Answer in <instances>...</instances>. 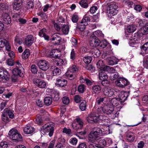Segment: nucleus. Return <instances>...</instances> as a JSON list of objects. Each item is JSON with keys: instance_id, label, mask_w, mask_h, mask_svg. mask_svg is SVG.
Wrapping results in <instances>:
<instances>
[{"instance_id": "5701e85b", "label": "nucleus", "mask_w": 148, "mask_h": 148, "mask_svg": "<svg viewBox=\"0 0 148 148\" xmlns=\"http://www.w3.org/2000/svg\"><path fill=\"white\" fill-rule=\"evenodd\" d=\"M108 58V63L110 65H112L116 64L118 62V59L114 56Z\"/></svg>"}, {"instance_id": "e2e57ef3", "label": "nucleus", "mask_w": 148, "mask_h": 148, "mask_svg": "<svg viewBox=\"0 0 148 148\" xmlns=\"http://www.w3.org/2000/svg\"><path fill=\"white\" fill-rule=\"evenodd\" d=\"M37 14L40 16L42 19H45L47 17V16L45 13L43 12H40L37 13Z\"/></svg>"}, {"instance_id": "0eeeda50", "label": "nucleus", "mask_w": 148, "mask_h": 148, "mask_svg": "<svg viewBox=\"0 0 148 148\" xmlns=\"http://www.w3.org/2000/svg\"><path fill=\"white\" fill-rule=\"evenodd\" d=\"M127 97V96L125 97V95L123 94L120 98H114L112 99L111 100V103L113 106H117L123 103L126 99Z\"/></svg>"}, {"instance_id": "37998d69", "label": "nucleus", "mask_w": 148, "mask_h": 148, "mask_svg": "<svg viewBox=\"0 0 148 148\" xmlns=\"http://www.w3.org/2000/svg\"><path fill=\"white\" fill-rule=\"evenodd\" d=\"M55 64L57 66H61L64 63L63 60L60 58H56L54 61Z\"/></svg>"}, {"instance_id": "ddd939ff", "label": "nucleus", "mask_w": 148, "mask_h": 148, "mask_svg": "<svg viewBox=\"0 0 148 148\" xmlns=\"http://www.w3.org/2000/svg\"><path fill=\"white\" fill-rule=\"evenodd\" d=\"M56 85L58 87H64L66 86L67 84L66 80L61 77L56 79Z\"/></svg>"}, {"instance_id": "bb28decb", "label": "nucleus", "mask_w": 148, "mask_h": 148, "mask_svg": "<svg viewBox=\"0 0 148 148\" xmlns=\"http://www.w3.org/2000/svg\"><path fill=\"white\" fill-rule=\"evenodd\" d=\"M6 75L5 74L0 75V82H5L9 79L10 75L8 73Z\"/></svg>"}, {"instance_id": "423d86ee", "label": "nucleus", "mask_w": 148, "mask_h": 148, "mask_svg": "<svg viewBox=\"0 0 148 148\" xmlns=\"http://www.w3.org/2000/svg\"><path fill=\"white\" fill-rule=\"evenodd\" d=\"M9 134L10 138L12 140H14L15 142L22 140L23 138L21 135L15 129H11L9 131Z\"/></svg>"}, {"instance_id": "3c124183", "label": "nucleus", "mask_w": 148, "mask_h": 148, "mask_svg": "<svg viewBox=\"0 0 148 148\" xmlns=\"http://www.w3.org/2000/svg\"><path fill=\"white\" fill-rule=\"evenodd\" d=\"M82 100V97L79 95H75L74 97V101L76 103H79Z\"/></svg>"}, {"instance_id": "13d9d810", "label": "nucleus", "mask_w": 148, "mask_h": 148, "mask_svg": "<svg viewBox=\"0 0 148 148\" xmlns=\"http://www.w3.org/2000/svg\"><path fill=\"white\" fill-rule=\"evenodd\" d=\"M107 42L106 40H103L100 41V45H99L100 47L102 49H103L106 47L107 45Z\"/></svg>"}, {"instance_id": "a878e982", "label": "nucleus", "mask_w": 148, "mask_h": 148, "mask_svg": "<svg viewBox=\"0 0 148 148\" xmlns=\"http://www.w3.org/2000/svg\"><path fill=\"white\" fill-rule=\"evenodd\" d=\"M4 111L8 115V116H9L10 118L12 119L14 118V115L13 113L14 112L13 111L10 110L9 108H6L4 110Z\"/></svg>"}, {"instance_id": "4468645a", "label": "nucleus", "mask_w": 148, "mask_h": 148, "mask_svg": "<svg viewBox=\"0 0 148 148\" xmlns=\"http://www.w3.org/2000/svg\"><path fill=\"white\" fill-rule=\"evenodd\" d=\"M34 41V38L32 35H28L25 39L24 43L26 45L30 47Z\"/></svg>"}, {"instance_id": "9d476101", "label": "nucleus", "mask_w": 148, "mask_h": 148, "mask_svg": "<svg viewBox=\"0 0 148 148\" xmlns=\"http://www.w3.org/2000/svg\"><path fill=\"white\" fill-rule=\"evenodd\" d=\"M37 65L40 69L44 71L47 70L49 67L48 62L45 60H39Z\"/></svg>"}, {"instance_id": "39448f33", "label": "nucleus", "mask_w": 148, "mask_h": 148, "mask_svg": "<svg viewBox=\"0 0 148 148\" xmlns=\"http://www.w3.org/2000/svg\"><path fill=\"white\" fill-rule=\"evenodd\" d=\"M55 126L53 123H47L45 124L41 127V131L44 133H48L50 137L52 136L53 134Z\"/></svg>"}, {"instance_id": "bf43d9fd", "label": "nucleus", "mask_w": 148, "mask_h": 148, "mask_svg": "<svg viewBox=\"0 0 148 148\" xmlns=\"http://www.w3.org/2000/svg\"><path fill=\"white\" fill-rule=\"evenodd\" d=\"M62 132L67 134L69 136H70L72 134L71 130L70 129H67L65 127L63 129Z\"/></svg>"}, {"instance_id": "2eb2a0df", "label": "nucleus", "mask_w": 148, "mask_h": 148, "mask_svg": "<svg viewBox=\"0 0 148 148\" xmlns=\"http://www.w3.org/2000/svg\"><path fill=\"white\" fill-rule=\"evenodd\" d=\"M91 37L92 38L90 43V46L95 47L99 46L100 43V41L96 36H91Z\"/></svg>"}, {"instance_id": "e433bc0d", "label": "nucleus", "mask_w": 148, "mask_h": 148, "mask_svg": "<svg viewBox=\"0 0 148 148\" xmlns=\"http://www.w3.org/2000/svg\"><path fill=\"white\" fill-rule=\"evenodd\" d=\"M52 98L50 97H46L44 99V103L46 106H49L51 105L52 102Z\"/></svg>"}, {"instance_id": "b1692460", "label": "nucleus", "mask_w": 148, "mask_h": 148, "mask_svg": "<svg viewBox=\"0 0 148 148\" xmlns=\"http://www.w3.org/2000/svg\"><path fill=\"white\" fill-rule=\"evenodd\" d=\"M23 130L24 132L26 134H31L34 132V129L31 126H27L24 127Z\"/></svg>"}, {"instance_id": "0e129e2a", "label": "nucleus", "mask_w": 148, "mask_h": 148, "mask_svg": "<svg viewBox=\"0 0 148 148\" xmlns=\"http://www.w3.org/2000/svg\"><path fill=\"white\" fill-rule=\"evenodd\" d=\"M31 70L32 72L34 74L36 73L38 71L37 67L34 64H33L31 66Z\"/></svg>"}, {"instance_id": "6e6d98bb", "label": "nucleus", "mask_w": 148, "mask_h": 148, "mask_svg": "<svg viewBox=\"0 0 148 148\" xmlns=\"http://www.w3.org/2000/svg\"><path fill=\"white\" fill-rule=\"evenodd\" d=\"M77 142V139L75 137L72 138L69 140V143L72 145H76Z\"/></svg>"}, {"instance_id": "4c0bfd02", "label": "nucleus", "mask_w": 148, "mask_h": 148, "mask_svg": "<svg viewBox=\"0 0 148 148\" xmlns=\"http://www.w3.org/2000/svg\"><path fill=\"white\" fill-rule=\"evenodd\" d=\"M141 51L145 53H148V42L145 43L141 47Z\"/></svg>"}, {"instance_id": "f257e3e1", "label": "nucleus", "mask_w": 148, "mask_h": 148, "mask_svg": "<svg viewBox=\"0 0 148 148\" xmlns=\"http://www.w3.org/2000/svg\"><path fill=\"white\" fill-rule=\"evenodd\" d=\"M101 113L97 112V110L95 112H92L89 115L88 117L87 120L89 122L93 123H97L100 122V121L103 122H106L107 120V117L106 116L103 115H99Z\"/></svg>"}, {"instance_id": "2f4dec72", "label": "nucleus", "mask_w": 148, "mask_h": 148, "mask_svg": "<svg viewBox=\"0 0 148 148\" xmlns=\"http://www.w3.org/2000/svg\"><path fill=\"white\" fill-rule=\"evenodd\" d=\"M1 119L3 121L6 123L9 122L10 120V119L8 118V115L4 111L1 115Z\"/></svg>"}, {"instance_id": "f03ea898", "label": "nucleus", "mask_w": 148, "mask_h": 148, "mask_svg": "<svg viewBox=\"0 0 148 148\" xmlns=\"http://www.w3.org/2000/svg\"><path fill=\"white\" fill-rule=\"evenodd\" d=\"M93 131L91 132L88 135V141L89 142H95L102 135V131L99 128H95Z\"/></svg>"}, {"instance_id": "c9c22d12", "label": "nucleus", "mask_w": 148, "mask_h": 148, "mask_svg": "<svg viewBox=\"0 0 148 148\" xmlns=\"http://www.w3.org/2000/svg\"><path fill=\"white\" fill-rule=\"evenodd\" d=\"M86 102L84 100L82 101L79 105L80 109L82 111H84L86 110Z\"/></svg>"}, {"instance_id": "c03bdc74", "label": "nucleus", "mask_w": 148, "mask_h": 148, "mask_svg": "<svg viewBox=\"0 0 148 148\" xmlns=\"http://www.w3.org/2000/svg\"><path fill=\"white\" fill-rule=\"evenodd\" d=\"M86 25L84 23L81 21V22L78 24L77 27L81 31H83L85 29Z\"/></svg>"}, {"instance_id": "58836bf2", "label": "nucleus", "mask_w": 148, "mask_h": 148, "mask_svg": "<svg viewBox=\"0 0 148 148\" xmlns=\"http://www.w3.org/2000/svg\"><path fill=\"white\" fill-rule=\"evenodd\" d=\"M66 75L70 80L73 79L75 76L74 73L69 71H68L66 73Z\"/></svg>"}, {"instance_id": "680f3d73", "label": "nucleus", "mask_w": 148, "mask_h": 148, "mask_svg": "<svg viewBox=\"0 0 148 148\" xmlns=\"http://www.w3.org/2000/svg\"><path fill=\"white\" fill-rule=\"evenodd\" d=\"M40 115L39 114L37 115L36 121V123L38 124H41L42 123V121Z\"/></svg>"}, {"instance_id": "603ef678", "label": "nucleus", "mask_w": 148, "mask_h": 148, "mask_svg": "<svg viewBox=\"0 0 148 148\" xmlns=\"http://www.w3.org/2000/svg\"><path fill=\"white\" fill-rule=\"evenodd\" d=\"M119 76V75L118 73L112 74L110 76V78L111 80H114L117 78Z\"/></svg>"}, {"instance_id": "6ab92c4d", "label": "nucleus", "mask_w": 148, "mask_h": 148, "mask_svg": "<svg viewBox=\"0 0 148 148\" xmlns=\"http://www.w3.org/2000/svg\"><path fill=\"white\" fill-rule=\"evenodd\" d=\"M59 52L55 49L52 50L51 51L47 53V57L51 58H57L58 57Z\"/></svg>"}, {"instance_id": "7c9ffc66", "label": "nucleus", "mask_w": 148, "mask_h": 148, "mask_svg": "<svg viewBox=\"0 0 148 148\" xmlns=\"http://www.w3.org/2000/svg\"><path fill=\"white\" fill-rule=\"evenodd\" d=\"M135 138V135L133 133H129L127 135L126 138L129 142H132L134 140Z\"/></svg>"}, {"instance_id": "f704fd0d", "label": "nucleus", "mask_w": 148, "mask_h": 148, "mask_svg": "<svg viewBox=\"0 0 148 148\" xmlns=\"http://www.w3.org/2000/svg\"><path fill=\"white\" fill-rule=\"evenodd\" d=\"M86 86L83 84L79 85L77 87V91L80 93H83L86 89Z\"/></svg>"}, {"instance_id": "052dcab7", "label": "nucleus", "mask_w": 148, "mask_h": 148, "mask_svg": "<svg viewBox=\"0 0 148 148\" xmlns=\"http://www.w3.org/2000/svg\"><path fill=\"white\" fill-rule=\"evenodd\" d=\"M90 21V18L87 16H85L84 17L82 21V22L83 23H84L86 25H88Z\"/></svg>"}, {"instance_id": "49530a36", "label": "nucleus", "mask_w": 148, "mask_h": 148, "mask_svg": "<svg viewBox=\"0 0 148 148\" xmlns=\"http://www.w3.org/2000/svg\"><path fill=\"white\" fill-rule=\"evenodd\" d=\"M106 99L107 98L105 97L97 98L96 99V103L99 105L101 103L103 102L104 100Z\"/></svg>"}, {"instance_id": "aec40b11", "label": "nucleus", "mask_w": 148, "mask_h": 148, "mask_svg": "<svg viewBox=\"0 0 148 148\" xmlns=\"http://www.w3.org/2000/svg\"><path fill=\"white\" fill-rule=\"evenodd\" d=\"M33 0H25L26 3L25 8L27 10H32L34 7Z\"/></svg>"}, {"instance_id": "f3484780", "label": "nucleus", "mask_w": 148, "mask_h": 148, "mask_svg": "<svg viewBox=\"0 0 148 148\" xmlns=\"http://www.w3.org/2000/svg\"><path fill=\"white\" fill-rule=\"evenodd\" d=\"M51 40L54 41V43L55 45H58L61 41V38L60 35L57 34H54L52 37Z\"/></svg>"}, {"instance_id": "c756f323", "label": "nucleus", "mask_w": 148, "mask_h": 148, "mask_svg": "<svg viewBox=\"0 0 148 148\" xmlns=\"http://www.w3.org/2000/svg\"><path fill=\"white\" fill-rule=\"evenodd\" d=\"M30 52L28 49H26L23 53L22 56L24 59H27L30 56Z\"/></svg>"}, {"instance_id": "4be33fe9", "label": "nucleus", "mask_w": 148, "mask_h": 148, "mask_svg": "<svg viewBox=\"0 0 148 148\" xmlns=\"http://www.w3.org/2000/svg\"><path fill=\"white\" fill-rule=\"evenodd\" d=\"M92 92L93 93L98 94L101 92V86L99 85H93L92 88Z\"/></svg>"}, {"instance_id": "864d4df0", "label": "nucleus", "mask_w": 148, "mask_h": 148, "mask_svg": "<svg viewBox=\"0 0 148 148\" xmlns=\"http://www.w3.org/2000/svg\"><path fill=\"white\" fill-rule=\"evenodd\" d=\"M52 97L55 101H57L60 99L59 95L57 92L53 93L52 95Z\"/></svg>"}, {"instance_id": "de8ad7c7", "label": "nucleus", "mask_w": 148, "mask_h": 148, "mask_svg": "<svg viewBox=\"0 0 148 148\" xmlns=\"http://www.w3.org/2000/svg\"><path fill=\"white\" fill-rule=\"evenodd\" d=\"M86 68L87 70L91 72H94L95 70V67L92 65H87Z\"/></svg>"}, {"instance_id": "79ce46f5", "label": "nucleus", "mask_w": 148, "mask_h": 148, "mask_svg": "<svg viewBox=\"0 0 148 148\" xmlns=\"http://www.w3.org/2000/svg\"><path fill=\"white\" fill-rule=\"evenodd\" d=\"M143 30L142 28L140 29L135 34V36H136L137 37L139 38L143 35H146V34Z\"/></svg>"}, {"instance_id": "1a4fd4ad", "label": "nucleus", "mask_w": 148, "mask_h": 148, "mask_svg": "<svg viewBox=\"0 0 148 148\" xmlns=\"http://www.w3.org/2000/svg\"><path fill=\"white\" fill-rule=\"evenodd\" d=\"M115 83L117 86L122 88H124L130 84L126 79L123 77L119 78L116 81Z\"/></svg>"}, {"instance_id": "a18cd8bd", "label": "nucleus", "mask_w": 148, "mask_h": 148, "mask_svg": "<svg viewBox=\"0 0 148 148\" xmlns=\"http://www.w3.org/2000/svg\"><path fill=\"white\" fill-rule=\"evenodd\" d=\"M118 8H116L115 9H110V10H107L110 15L114 16L116 14L118 11Z\"/></svg>"}, {"instance_id": "69168bd1", "label": "nucleus", "mask_w": 148, "mask_h": 148, "mask_svg": "<svg viewBox=\"0 0 148 148\" xmlns=\"http://www.w3.org/2000/svg\"><path fill=\"white\" fill-rule=\"evenodd\" d=\"M61 72L60 70L56 68L54 69L53 71V75H59L60 73Z\"/></svg>"}, {"instance_id": "09e8293b", "label": "nucleus", "mask_w": 148, "mask_h": 148, "mask_svg": "<svg viewBox=\"0 0 148 148\" xmlns=\"http://www.w3.org/2000/svg\"><path fill=\"white\" fill-rule=\"evenodd\" d=\"M78 69L75 65L72 66L71 67H70L68 70L74 74L75 72L78 71Z\"/></svg>"}, {"instance_id": "a211bd4d", "label": "nucleus", "mask_w": 148, "mask_h": 148, "mask_svg": "<svg viewBox=\"0 0 148 148\" xmlns=\"http://www.w3.org/2000/svg\"><path fill=\"white\" fill-rule=\"evenodd\" d=\"M21 69L18 67H16L12 71L13 74L15 76L19 75L21 77H23L24 75L22 72Z\"/></svg>"}, {"instance_id": "9b49d317", "label": "nucleus", "mask_w": 148, "mask_h": 148, "mask_svg": "<svg viewBox=\"0 0 148 148\" xmlns=\"http://www.w3.org/2000/svg\"><path fill=\"white\" fill-rule=\"evenodd\" d=\"M23 0H14L12 3L14 10L18 11L21 9L23 5Z\"/></svg>"}, {"instance_id": "ea45409f", "label": "nucleus", "mask_w": 148, "mask_h": 148, "mask_svg": "<svg viewBox=\"0 0 148 148\" xmlns=\"http://www.w3.org/2000/svg\"><path fill=\"white\" fill-rule=\"evenodd\" d=\"M107 10H110L111 9H115L118 8V6L116 4L113 2L109 3L107 4Z\"/></svg>"}, {"instance_id": "393cba45", "label": "nucleus", "mask_w": 148, "mask_h": 148, "mask_svg": "<svg viewBox=\"0 0 148 148\" xmlns=\"http://www.w3.org/2000/svg\"><path fill=\"white\" fill-rule=\"evenodd\" d=\"M97 144L98 148H105L107 145L106 141L104 139L99 140Z\"/></svg>"}, {"instance_id": "c85d7f7f", "label": "nucleus", "mask_w": 148, "mask_h": 148, "mask_svg": "<svg viewBox=\"0 0 148 148\" xmlns=\"http://www.w3.org/2000/svg\"><path fill=\"white\" fill-rule=\"evenodd\" d=\"M92 57L94 58L98 57L100 56V51L96 48H95L91 51Z\"/></svg>"}, {"instance_id": "dca6fc26", "label": "nucleus", "mask_w": 148, "mask_h": 148, "mask_svg": "<svg viewBox=\"0 0 148 148\" xmlns=\"http://www.w3.org/2000/svg\"><path fill=\"white\" fill-rule=\"evenodd\" d=\"M103 90V95L102 96L103 97H111L114 94L113 91L110 89L106 88H104Z\"/></svg>"}, {"instance_id": "338daca9", "label": "nucleus", "mask_w": 148, "mask_h": 148, "mask_svg": "<svg viewBox=\"0 0 148 148\" xmlns=\"http://www.w3.org/2000/svg\"><path fill=\"white\" fill-rule=\"evenodd\" d=\"M8 145L6 142H2L0 143V148H8Z\"/></svg>"}, {"instance_id": "5fc2aeb1", "label": "nucleus", "mask_w": 148, "mask_h": 148, "mask_svg": "<svg viewBox=\"0 0 148 148\" xmlns=\"http://www.w3.org/2000/svg\"><path fill=\"white\" fill-rule=\"evenodd\" d=\"M47 30L45 28L41 29L38 32V35L40 37H43L46 34Z\"/></svg>"}, {"instance_id": "7ed1b4c3", "label": "nucleus", "mask_w": 148, "mask_h": 148, "mask_svg": "<svg viewBox=\"0 0 148 148\" xmlns=\"http://www.w3.org/2000/svg\"><path fill=\"white\" fill-rule=\"evenodd\" d=\"M93 131L91 132L88 135V141L89 142H95L102 135V131L99 128H95Z\"/></svg>"}, {"instance_id": "473e14b6", "label": "nucleus", "mask_w": 148, "mask_h": 148, "mask_svg": "<svg viewBox=\"0 0 148 148\" xmlns=\"http://www.w3.org/2000/svg\"><path fill=\"white\" fill-rule=\"evenodd\" d=\"M69 30V26L67 25H63L61 27V31L63 34H68Z\"/></svg>"}, {"instance_id": "8fccbe9b", "label": "nucleus", "mask_w": 148, "mask_h": 148, "mask_svg": "<svg viewBox=\"0 0 148 148\" xmlns=\"http://www.w3.org/2000/svg\"><path fill=\"white\" fill-rule=\"evenodd\" d=\"M92 60L91 57L90 56H86L83 58V60L84 62L86 64H89L91 61Z\"/></svg>"}, {"instance_id": "6e6552de", "label": "nucleus", "mask_w": 148, "mask_h": 148, "mask_svg": "<svg viewBox=\"0 0 148 148\" xmlns=\"http://www.w3.org/2000/svg\"><path fill=\"white\" fill-rule=\"evenodd\" d=\"M84 123L83 120L80 118H76L74 120V121L72 124L73 128L77 130L82 129L83 127Z\"/></svg>"}, {"instance_id": "f8f14e48", "label": "nucleus", "mask_w": 148, "mask_h": 148, "mask_svg": "<svg viewBox=\"0 0 148 148\" xmlns=\"http://www.w3.org/2000/svg\"><path fill=\"white\" fill-rule=\"evenodd\" d=\"M33 81L34 84L39 88H44L46 86V83L43 80L36 78L33 79Z\"/></svg>"}, {"instance_id": "a19ab883", "label": "nucleus", "mask_w": 148, "mask_h": 148, "mask_svg": "<svg viewBox=\"0 0 148 148\" xmlns=\"http://www.w3.org/2000/svg\"><path fill=\"white\" fill-rule=\"evenodd\" d=\"M81 6L84 8H86L88 6V2L87 0H82L79 2Z\"/></svg>"}, {"instance_id": "774afa93", "label": "nucleus", "mask_w": 148, "mask_h": 148, "mask_svg": "<svg viewBox=\"0 0 148 148\" xmlns=\"http://www.w3.org/2000/svg\"><path fill=\"white\" fill-rule=\"evenodd\" d=\"M91 143H89L87 145L88 148H98L97 144L95 142H91Z\"/></svg>"}, {"instance_id": "72a5a7b5", "label": "nucleus", "mask_w": 148, "mask_h": 148, "mask_svg": "<svg viewBox=\"0 0 148 148\" xmlns=\"http://www.w3.org/2000/svg\"><path fill=\"white\" fill-rule=\"evenodd\" d=\"M92 36H96L99 37L100 38H103L104 37V34L102 33L101 31L99 30H97L93 33V34Z\"/></svg>"}, {"instance_id": "cd10ccee", "label": "nucleus", "mask_w": 148, "mask_h": 148, "mask_svg": "<svg viewBox=\"0 0 148 148\" xmlns=\"http://www.w3.org/2000/svg\"><path fill=\"white\" fill-rule=\"evenodd\" d=\"M136 27L135 25H130L127 27L126 30L129 33L133 32L136 30Z\"/></svg>"}, {"instance_id": "412c9836", "label": "nucleus", "mask_w": 148, "mask_h": 148, "mask_svg": "<svg viewBox=\"0 0 148 148\" xmlns=\"http://www.w3.org/2000/svg\"><path fill=\"white\" fill-rule=\"evenodd\" d=\"M2 19L3 22L6 24H10L11 23V19L10 16L7 13L3 14Z\"/></svg>"}, {"instance_id": "20e7f679", "label": "nucleus", "mask_w": 148, "mask_h": 148, "mask_svg": "<svg viewBox=\"0 0 148 148\" xmlns=\"http://www.w3.org/2000/svg\"><path fill=\"white\" fill-rule=\"evenodd\" d=\"M97 112L101 114L103 113L107 114H116V112L114 110L113 107H110L109 105H106L103 107H100L97 110Z\"/></svg>"}, {"instance_id": "4d7b16f0", "label": "nucleus", "mask_w": 148, "mask_h": 148, "mask_svg": "<svg viewBox=\"0 0 148 148\" xmlns=\"http://www.w3.org/2000/svg\"><path fill=\"white\" fill-rule=\"evenodd\" d=\"M79 19L78 16L76 14H74L71 16V20L74 23H76L78 21Z\"/></svg>"}]
</instances>
